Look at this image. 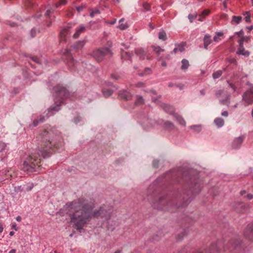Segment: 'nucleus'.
Listing matches in <instances>:
<instances>
[{
    "instance_id": "obj_1",
    "label": "nucleus",
    "mask_w": 253,
    "mask_h": 253,
    "mask_svg": "<svg viewBox=\"0 0 253 253\" xmlns=\"http://www.w3.org/2000/svg\"><path fill=\"white\" fill-rule=\"evenodd\" d=\"M95 201L84 197H80L72 202H67L63 208L65 212L70 216L71 222L74 227L81 232L83 227L92 217H105L106 210L103 207L93 210Z\"/></svg>"
},
{
    "instance_id": "obj_2",
    "label": "nucleus",
    "mask_w": 253,
    "mask_h": 253,
    "mask_svg": "<svg viewBox=\"0 0 253 253\" xmlns=\"http://www.w3.org/2000/svg\"><path fill=\"white\" fill-rule=\"evenodd\" d=\"M42 139L41 146L43 150L39 149L29 155L24 162L23 170L28 173L38 172L41 166V155L43 158L49 157L47 149L58 147L62 144V138L59 132L54 128L44 130L40 135Z\"/></svg>"
},
{
    "instance_id": "obj_3",
    "label": "nucleus",
    "mask_w": 253,
    "mask_h": 253,
    "mask_svg": "<svg viewBox=\"0 0 253 253\" xmlns=\"http://www.w3.org/2000/svg\"><path fill=\"white\" fill-rule=\"evenodd\" d=\"M54 91L55 93V96L56 98H59V104H57L56 106L50 107L48 109V112H50L51 111H55L56 112L58 111L60 108L59 105L62 103V100L64 98H66L68 96V92L67 89L61 86L57 85L54 87Z\"/></svg>"
},
{
    "instance_id": "obj_4",
    "label": "nucleus",
    "mask_w": 253,
    "mask_h": 253,
    "mask_svg": "<svg viewBox=\"0 0 253 253\" xmlns=\"http://www.w3.org/2000/svg\"><path fill=\"white\" fill-rule=\"evenodd\" d=\"M113 54L112 52L108 47H103L94 50L91 55L97 62H101L104 57H111Z\"/></svg>"
},
{
    "instance_id": "obj_5",
    "label": "nucleus",
    "mask_w": 253,
    "mask_h": 253,
    "mask_svg": "<svg viewBox=\"0 0 253 253\" xmlns=\"http://www.w3.org/2000/svg\"><path fill=\"white\" fill-rule=\"evenodd\" d=\"M241 246L239 241L230 240L224 247V250L234 253H238L241 250Z\"/></svg>"
},
{
    "instance_id": "obj_6",
    "label": "nucleus",
    "mask_w": 253,
    "mask_h": 253,
    "mask_svg": "<svg viewBox=\"0 0 253 253\" xmlns=\"http://www.w3.org/2000/svg\"><path fill=\"white\" fill-rule=\"evenodd\" d=\"M243 100L248 105L253 103V85L249 84V88L243 94Z\"/></svg>"
},
{
    "instance_id": "obj_7",
    "label": "nucleus",
    "mask_w": 253,
    "mask_h": 253,
    "mask_svg": "<svg viewBox=\"0 0 253 253\" xmlns=\"http://www.w3.org/2000/svg\"><path fill=\"white\" fill-rule=\"evenodd\" d=\"M234 210L239 213H243L248 210V207L242 202L235 203L233 206Z\"/></svg>"
},
{
    "instance_id": "obj_8",
    "label": "nucleus",
    "mask_w": 253,
    "mask_h": 253,
    "mask_svg": "<svg viewBox=\"0 0 253 253\" xmlns=\"http://www.w3.org/2000/svg\"><path fill=\"white\" fill-rule=\"evenodd\" d=\"M244 236L251 241H253V223L247 225L244 231Z\"/></svg>"
},
{
    "instance_id": "obj_9",
    "label": "nucleus",
    "mask_w": 253,
    "mask_h": 253,
    "mask_svg": "<svg viewBox=\"0 0 253 253\" xmlns=\"http://www.w3.org/2000/svg\"><path fill=\"white\" fill-rule=\"evenodd\" d=\"M135 53L141 60H144L145 59L149 60L151 58L149 54H148V53L142 48H138L135 49Z\"/></svg>"
},
{
    "instance_id": "obj_10",
    "label": "nucleus",
    "mask_w": 253,
    "mask_h": 253,
    "mask_svg": "<svg viewBox=\"0 0 253 253\" xmlns=\"http://www.w3.org/2000/svg\"><path fill=\"white\" fill-rule=\"evenodd\" d=\"M167 204V205L168 207H170L171 206V202H167L166 199L164 197H161L159 198V201L156 203H154V206L155 208L157 209H162L163 206Z\"/></svg>"
},
{
    "instance_id": "obj_11",
    "label": "nucleus",
    "mask_w": 253,
    "mask_h": 253,
    "mask_svg": "<svg viewBox=\"0 0 253 253\" xmlns=\"http://www.w3.org/2000/svg\"><path fill=\"white\" fill-rule=\"evenodd\" d=\"M161 107L163 108L164 111L166 113H169V114L173 115L174 113V108L173 106L164 103H162L160 104Z\"/></svg>"
},
{
    "instance_id": "obj_12",
    "label": "nucleus",
    "mask_w": 253,
    "mask_h": 253,
    "mask_svg": "<svg viewBox=\"0 0 253 253\" xmlns=\"http://www.w3.org/2000/svg\"><path fill=\"white\" fill-rule=\"evenodd\" d=\"M120 97L126 100H131L132 97V95L128 91L126 90H121L119 93Z\"/></svg>"
},
{
    "instance_id": "obj_13",
    "label": "nucleus",
    "mask_w": 253,
    "mask_h": 253,
    "mask_svg": "<svg viewBox=\"0 0 253 253\" xmlns=\"http://www.w3.org/2000/svg\"><path fill=\"white\" fill-rule=\"evenodd\" d=\"M86 30L85 27L83 25H81L78 27L76 30L75 34L73 35V37L74 39H77L80 35L84 33Z\"/></svg>"
},
{
    "instance_id": "obj_14",
    "label": "nucleus",
    "mask_w": 253,
    "mask_h": 253,
    "mask_svg": "<svg viewBox=\"0 0 253 253\" xmlns=\"http://www.w3.org/2000/svg\"><path fill=\"white\" fill-rule=\"evenodd\" d=\"M243 139L244 138L242 136L236 138L232 142L233 148H239L243 142Z\"/></svg>"
},
{
    "instance_id": "obj_15",
    "label": "nucleus",
    "mask_w": 253,
    "mask_h": 253,
    "mask_svg": "<svg viewBox=\"0 0 253 253\" xmlns=\"http://www.w3.org/2000/svg\"><path fill=\"white\" fill-rule=\"evenodd\" d=\"M237 54H241L245 56H249L250 55V52L248 50H246L243 45H240Z\"/></svg>"
},
{
    "instance_id": "obj_16",
    "label": "nucleus",
    "mask_w": 253,
    "mask_h": 253,
    "mask_svg": "<svg viewBox=\"0 0 253 253\" xmlns=\"http://www.w3.org/2000/svg\"><path fill=\"white\" fill-rule=\"evenodd\" d=\"M69 28H66L63 29L60 33V42L65 41L66 37L67 35L69 33Z\"/></svg>"
},
{
    "instance_id": "obj_17",
    "label": "nucleus",
    "mask_w": 253,
    "mask_h": 253,
    "mask_svg": "<svg viewBox=\"0 0 253 253\" xmlns=\"http://www.w3.org/2000/svg\"><path fill=\"white\" fill-rule=\"evenodd\" d=\"M173 116L180 125L184 126L186 125V122L185 120L181 116L179 115L177 113H174Z\"/></svg>"
},
{
    "instance_id": "obj_18",
    "label": "nucleus",
    "mask_w": 253,
    "mask_h": 253,
    "mask_svg": "<svg viewBox=\"0 0 253 253\" xmlns=\"http://www.w3.org/2000/svg\"><path fill=\"white\" fill-rule=\"evenodd\" d=\"M181 66L180 67V69L182 71H186L187 70L188 67H189V61L187 59H182L181 61Z\"/></svg>"
},
{
    "instance_id": "obj_19",
    "label": "nucleus",
    "mask_w": 253,
    "mask_h": 253,
    "mask_svg": "<svg viewBox=\"0 0 253 253\" xmlns=\"http://www.w3.org/2000/svg\"><path fill=\"white\" fill-rule=\"evenodd\" d=\"M164 127L166 129L172 130L174 128V125L172 122L167 121L164 123Z\"/></svg>"
},
{
    "instance_id": "obj_20",
    "label": "nucleus",
    "mask_w": 253,
    "mask_h": 253,
    "mask_svg": "<svg viewBox=\"0 0 253 253\" xmlns=\"http://www.w3.org/2000/svg\"><path fill=\"white\" fill-rule=\"evenodd\" d=\"M209 253H219V250L216 244H212L210 247Z\"/></svg>"
},
{
    "instance_id": "obj_21",
    "label": "nucleus",
    "mask_w": 253,
    "mask_h": 253,
    "mask_svg": "<svg viewBox=\"0 0 253 253\" xmlns=\"http://www.w3.org/2000/svg\"><path fill=\"white\" fill-rule=\"evenodd\" d=\"M44 120V116H40L37 119L33 121V126H37L39 124L42 123Z\"/></svg>"
},
{
    "instance_id": "obj_22",
    "label": "nucleus",
    "mask_w": 253,
    "mask_h": 253,
    "mask_svg": "<svg viewBox=\"0 0 253 253\" xmlns=\"http://www.w3.org/2000/svg\"><path fill=\"white\" fill-rule=\"evenodd\" d=\"M215 124L218 127H222L224 124V122L223 119H222L221 118H217L214 120V121Z\"/></svg>"
},
{
    "instance_id": "obj_23",
    "label": "nucleus",
    "mask_w": 253,
    "mask_h": 253,
    "mask_svg": "<svg viewBox=\"0 0 253 253\" xmlns=\"http://www.w3.org/2000/svg\"><path fill=\"white\" fill-rule=\"evenodd\" d=\"M124 18H122L119 21V28L120 29L122 30H124L126 29L128 27V25L126 23H123L124 21Z\"/></svg>"
},
{
    "instance_id": "obj_24",
    "label": "nucleus",
    "mask_w": 253,
    "mask_h": 253,
    "mask_svg": "<svg viewBox=\"0 0 253 253\" xmlns=\"http://www.w3.org/2000/svg\"><path fill=\"white\" fill-rule=\"evenodd\" d=\"M121 56L122 58L129 59L131 62V54L129 52L123 51L121 54Z\"/></svg>"
},
{
    "instance_id": "obj_25",
    "label": "nucleus",
    "mask_w": 253,
    "mask_h": 253,
    "mask_svg": "<svg viewBox=\"0 0 253 253\" xmlns=\"http://www.w3.org/2000/svg\"><path fill=\"white\" fill-rule=\"evenodd\" d=\"M158 38L160 40L165 41L167 40V35L164 30H161L159 33Z\"/></svg>"
},
{
    "instance_id": "obj_26",
    "label": "nucleus",
    "mask_w": 253,
    "mask_h": 253,
    "mask_svg": "<svg viewBox=\"0 0 253 253\" xmlns=\"http://www.w3.org/2000/svg\"><path fill=\"white\" fill-rule=\"evenodd\" d=\"M204 47L207 49L208 47V46L211 42V40L210 39V37L209 36L206 35L204 37Z\"/></svg>"
},
{
    "instance_id": "obj_27",
    "label": "nucleus",
    "mask_w": 253,
    "mask_h": 253,
    "mask_svg": "<svg viewBox=\"0 0 253 253\" xmlns=\"http://www.w3.org/2000/svg\"><path fill=\"white\" fill-rule=\"evenodd\" d=\"M84 45V41H79L76 42L74 45V47L77 49H80L83 47Z\"/></svg>"
},
{
    "instance_id": "obj_28",
    "label": "nucleus",
    "mask_w": 253,
    "mask_h": 253,
    "mask_svg": "<svg viewBox=\"0 0 253 253\" xmlns=\"http://www.w3.org/2000/svg\"><path fill=\"white\" fill-rule=\"evenodd\" d=\"M137 100L135 102L136 105H142L144 103V100L142 96L137 95Z\"/></svg>"
},
{
    "instance_id": "obj_29",
    "label": "nucleus",
    "mask_w": 253,
    "mask_h": 253,
    "mask_svg": "<svg viewBox=\"0 0 253 253\" xmlns=\"http://www.w3.org/2000/svg\"><path fill=\"white\" fill-rule=\"evenodd\" d=\"M152 47L153 50L158 54V55H159V54L161 52H163L165 51L164 49L161 48L160 46H156L153 45Z\"/></svg>"
},
{
    "instance_id": "obj_30",
    "label": "nucleus",
    "mask_w": 253,
    "mask_h": 253,
    "mask_svg": "<svg viewBox=\"0 0 253 253\" xmlns=\"http://www.w3.org/2000/svg\"><path fill=\"white\" fill-rule=\"evenodd\" d=\"M222 74V71L221 70H218L212 74V78L214 79L219 78Z\"/></svg>"
},
{
    "instance_id": "obj_31",
    "label": "nucleus",
    "mask_w": 253,
    "mask_h": 253,
    "mask_svg": "<svg viewBox=\"0 0 253 253\" xmlns=\"http://www.w3.org/2000/svg\"><path fill=\"white\" fill-rule=\"evenodd\" d=\"M250 40L249 37L247 36H242L241 39L239 41V43L240 45H243L244 42H248Z\"/></svg>"
},
{
    "instance_id": "obj_32",
    "label": "nucleus",
    "mask_w": 253,
    "mask_h": 253,
    "mask_svg": "<svg viewBox=\"0 0 253 253\" xmlns=\"http://www.w3.org/2000/svg\"><path fill=\"white\" fill-rule=\"evenodd\" d=\"M242 20L241 16H233L232 17V22H234L236 24H238Z\"/></svg>"
},
{
    "instance_id": "obj_33",
    "label": "nucleus",
    "mask_w": 253,
    "mask_h": 253,
    "mask_svg": "<svg viewBox=\"0 0 253 253\" xmlns=\"http://www.w3.org/2000/svg\"><path fill=\"white\" fill-rule=\"evenodd\" d=\"M185 43L182 42L179 44H176L175 46L178 48V51L182 52L185 50Z\"/></svg>"
},
{
    "instance_id": "obj_34",
    "label": "nucleus",
    "mask_w": 253,
    "mask_h": 253,
    "mask_svg": "<svg viewBox=\"0 0 253 253\" xmlns=\"http://www.w3.org/2000/svg\"><path fill=\"white\" fill-rule=\"evenodd\" d=\"M103 94L104 96L107 97L112 95L113 91L110 89H103Z\"/></svg>"
},
{
    "instance_id": "obj_35",
    "label": "nucleus",
    "mask_w": 253,
    "mask_h": 253,
    "mask_svg": "<svg viewBox=\"0 0 253 253\" xmlns=\"http://www.w3.org/2000/svg\"><path fill=\"white\" fill-rule=\"evenodd\" d=\"M191 128L194 129L196 132H200L201 130V126L200 125H195L191 126Z\"/></svg>"
},
{
    "instance_id": "obj_36",
    "label": "nucleus",
    "mask_w": 253,
    "mask_h": 253,
    "mask_svg": "<svg viewBox=\"0 0 253 253\" xmlns=\"http://www.w3.org/2000/svg\"><path fill=\"white\" fill-rule=\"evenodd\" d=\"M223 89H219L215 91V94L217 97H221L222 94L224 93Z\"/></svg>"
},
{
    "instance_id": "obj_37",
    "label": "nucleus",
    "mask_w": 253,
    "mask_h": 253,
    "mask_svg": "<svg viewBox=\"0 0 253 253\" xmlns=\"http://www.w3.org/2000/svg\"><path fill=\"white\" fill-rule=\"evenodd\" d=\"M100 13V11L98 9H95L90 13V16L93 17L95 15Z\"/></svg>"
},
{
    "instance_id": "obj_38",
    "label": "nucleus",
    "mask_w": 253,
    "mask_h": 253,
    "mask_svg": "<svg viewBox=\"0 0 253 253\" xmlns=\"http://www.w3.org/2000/svg\"><path fill=\"white\" fill-rule=\"evenodd\" d=\"M6 146V145L4 142L0 141V152H2L5 149Z\"/></svg>"
},
{
    "instance_id": "obj_39",
    "label": "nucleus",
    "mask_w": 253,
    "mask_h": 253,
    "mask_svg": "<svg viewBox=\"0 0 253 253\" xmlns=\"http://www.w3.org/2000/svg\"><path fill=\"white\" fill-rule=\"evenodd\" d=\"M37 31L35 29H32L30 31V35L32 38L35 37L37 35Z\"/></svg>"
},
{
    "instance_id": "obj_40",
    "label": "nucleus",
    "mask_w": 253,
    "mask_h": 253,
    "mask_svg": "<svg viewBox=\"0 0 253 253\" xmlns=\"http://www.w3.org/2000/svg\"><path fill=\"white\" fill-rule=\"evenodd\" d=\"M143 7L145 9H146L147 11H149L150 10V5L149 3L145 2L143 4Z\"/></svg>"
},
{
    "instance_id": "obj_41",
    "label": "nucleus",
    "mask_w": 253,
    "mask_h": 253,
    "mask_svg": "<svg viewBox=\"0 0 253 253\" xmlns=\"http://www.w3.org/2000/svg\"><path fill=\"white\" fill-rule=\"evenodd\" d=\"M209 13L210 10L208 9H205L202 12L201 15L203 16V17H205L207 16Z\"/></svg>"
},
{
    "instance_id": "obj_42",
    "label": "nucleus",
    "mask_w": 253,
    "mask_h": 253,
    "mask_svg": "<svg viewBox=\"0 0 253 253\" xmlns=\"http://www.w3.org/2000/svg\"><path fill=\"white\" fill-rule=\"evenodd\" d=\"M227 83L229 84V86L231 87L234 91H235L236 90V86L235 85V84L229 83V81H227Z\"/></svg>"
},
{
    "instance_id": "obj_43",
    "label": "nucleus",
    "mask_w": 253,
    "mask_h": 253,
    "mask_svg": "<svg viewBox=\"0 0 253 253\" xmlns=\"http://www.w3.org/2000/svg\"><path fill=\"white\" fill-rule=\"evenodd\" d=\"M84 7H85V6L84 5H82L81 6L77 7L76 9H77V11L78 12V13H80L81 11H82L84 8Z\"/></svg>"
},
{
    "instance_id": "obj_44",
    "label": "nucleus",
    "mask_w": 253,
    "mask_h": 253,
    "mask_svg": "<svg viewBox=\"0 0 253 253\" xmlns=\"http://www.w3.org/2000/svg\"><path fill=\"white\" fill-rule=\"evenodd\" d=\"M229 95H227L225 99H222L220 100V102L224 104L225 102L229 99Z\"/></svg>"
},
{
    "instance_id": "obj_45",
    "label": "nucleus",
    "mask_w": 253,
    "mask_h": 253,
    "mask_svg": "<svg viewBox=\"0 0 253 253\" xmlns=\"http://www.w3.org/2000/svg\"><path fill=\"white\" fill-rule=\"evenodd\" d=\"M247 15L246 16L245 18V19L246 20V22H251V17H250V15L248 14V13H247Z\"/></svg>"
},
{
    "instance_id": "obj_46",
    "label": "nucleus",
    "mask_w": 253,
    "mask_h": 253,
    "mask_svg": "<svg viewBox=\"0 0 253 253\" xmlns=\"http://www.w3.org/2000/svg\"><path fill=\"white\" fill-rule=\"evenodd\" d=\"M32 59L34 62L38 63H40V59L38 57H33L32 58Z\"/></svg>"
},
{
    "instance_id": "obj_47",
    "label": "nucleus",
    "mask_w": 253,
    "mask_h": 253,
    "mask_svg": "<svg viewBox=\"0 0 253 253\" xmlns=\"http://www.w3.org/2000/svg\"><path fill=\"white\" fill-rule=\"evenodd\" d=\"M188 18L190 21V22H192L194 19L195 18V17L192 15V14H189Z\"/></svg>"
},
{
    "instance_id": "obj_48",
    "label": "nucleus",
    "mask_w": 253,
    "mask_h": 253,
    "mask_svg": "<svg viewBox=\"0 0 253 253\" xmlns=\"http://www.w3.org/2000/svg\"><path fill=\"white\" fill-rule=\"evenodd\" d=\"M136 86L137 87H143L144 86V83H142V82H139V83H138L136 84Z\"/></svg>"
},
{
    "instance_id": "obj_49",
    "label": "nucleus",
    "mask_w": 253,
    "mask_h": 253,
    "mask_svg": "<svg viewBox=\"0 0 253 253\" xmlns=\"http://www.w3.org/2000/svg\"><path fill=\"white\" fill-rule=\"evenodd\" d=\"M229 62L231 63H233V64H234L235 65H236L237 64V61H236V60L235 58H232V59H230L229 60Z\"/></svg>"
},
{
    "instance_id": "obj_50",
    "label": "nucleus",
    "mask_w": 253,
    "mask_h": 253,
    "mask_svg": "<svg viewBox=\"0 0 253 253\" xmlns=\"http://www.w3.org/2000/svg\"><path fill=\"white\" fill-rule=\"evenodd\" d=\"M221 115L222 116L227 117L228 115V112L226 111H225L221 113Z\"/></svg>"
},
{
    "instance_id": "obj_51",
    "label": "nucleus",
    "mask_w": 253,
    "mask_h": 253,
    "mask_svg": "<svg viewBox=\"0 0 253 253\" xmlns=\"http://www.w3.org/2000/svg\"><path fill=\"white\" fill-rule=\"evenodd\" d=\"M182 235L181 236L180 235H178L177 236L176 239L177 240H180L182 239V238L185 234L183 233H182Z\"/></svg>"
},
{
    "instance_id": "obj_52",
    "label": "nucleus",
    "mask_w": 253,
    "mask_h": 253,
    "mask_svg": "<svg viewBox=\"0 0 253 253\" xmlns=\"http://www.w3.org/2000/svg\"><path fill=\"white\" fill-rule=\"evenodd\" d=\"M247 197L248 199L251 200L253 198V195H252L251 194H248L247 195Z\"/></svg>"
},
{
    "instance_id": "obj_53",
    "label": "nucleus",
    "mask_w": 253,
    "mask_h": 253,
    "mask_svg": "<svg viewBox=\"0 0 253 253\" xmlns=\"http://www.w3.org/2000/svg\"><path fill=\"white\" fill-rule=\"evenodd\" d=\"M111 77H112V78L113 79H115L116 80H118L119 79V76L116 75H115V74H112L111 75Z\"/></svg>"
},
{
    "instance_id": "obj_54",
    "label": "nucleus",
    "mask_w": 253,
    "mask_h": 253,
    "mask_svg": "<svg viewBox=\"0 0 253 253\" xmlns=\"http://www.w3.org/2000/svg\"><path fill=\"white\" fill-rule=\"evenodd\" d=\"M159 163V161L157 160H155L153 161V165L155 167H157Z\"/></svg>"
},
{
    "instance_id": "obj_55",
    "label": "nucleus",
    "mask_w": 253,
    "mask_h": 253,
    "mask_svg": "<svg viewBox=\"0 0 253 253\" xmlns=\"http://www.w3.org/2000/svg\"><path fill=\"white\" fill-rule=\"evenodd\" d=\"M237 34L238 35V36L239 37L244 36H243L244 32H243V30H241L239 32L237 33Z\"/></svg>"
},
{
    "instance_id": "obj_56",
    "label": "nucleus",
    "mask_w": 253,
    "mask_h": 253,
    "mask_svg": "<svg viewBox=\"0 0 253 253\" xmlns=\"http://www.w3.org/2000/svg\"><path fill=\"white\" fill-rule=\"evenodd\" d=\"M80 117H77L76 118H75L74 121L76 124L78 123L80 121Z\"/></svg>"
},
{
    "instance_id": "obj_57",
    "label": "nucleus",
    "mask_w": 253,
    "mask_h": 253,
    "mask_svg": "<svg viewBox=\"0 0 253 253\" xmlns=\"http://www.w3.org/2000/svg\"><path fill=\"white\" fill-rule=\"evenodd\" d=\"M50 12H51L50 10H47L45 12V16H49V14H50Z\"/></svg>"
},
{
    "instance_id": "obj_58",
    "label": "nucleus",
    "mask_w": 253,
    "mask_h": 253,
    "mask_svg": "<svg viewBox=\"0 0 253 253\" xmlns=\"http://www.w3.org/2000/svg\"><path fill=\"white\" fill-rule=\"evenodd\" d=\"M247 28L249 30V32H250L251 30L253 29V26H251L250 27H247Z\"/></svg>"
},
{
    "instance_id": "obj_59",
    "label": "nucleus",
    "mask_w": 253,
    "mask_h": 253,
    "mask_svg": "<svg viewBox=\"0 0 253 253\" xmlns=\"http://www.w3.org/2000/svg\"><path fill=\"white\" fill-rule=\"evenodd\" d=\"M152 99L154 102H155L156 103H158V101L157 99H156L154 97H153Z\"/></svg>"
},
{
    "instance_id": "obj_60",
    "label": "nucleus",
    "mask_w": 253,
    "mask_h": 253,
    "mask_svg": "<svg viewBox=\"0 0 253 253\" xmlns=\"http://www.w3.org/2000/svg\"><path fill=\"white\" fill-rule=\"evenodd\" d=\"M177 51H178V48H177V47L176 46V47L174 48V49L173 50L172 52H173L174 53H176Z\"/></svg>"
},
{
    "instance_id": "obj_61",
    "label": "nucleus",
    "mask_w": 253,
    "mask_h": 253,
    "mask_svg": "<svg viewBox=\"0 0 253 253\" xmlns=\"http://www.w3.org/2000/svg\"><path fill=\"white\" fill-rule=\"evenodd\" d=\"M16 219L17 221L20 222L21 220V217L20 216H18L16 218Z\"/></svg>"
},
{
    "instance_id": "obj_62",
    "label": "nucleus",
    "mask_w": 253,
    "mask_h": 253,
    "mask_svg": "<svg viewBox=\"0 0 253 253\" xmlns=\"http://www.w3.org/2000/svg\"><path fill=\"white\" fill-rule=\"evenodd\" d=\"M116 22V19H115L114 20H113V21H112L111 22H110L109 23L111 25H113Z\"/></svg>"
},
{
    "instance_id": "obj_63",
    "label": "nucleus",
    "mask_w": 253,
    "mask_h": 253,
    "mask_svg": "<svg viewBox=\"0 0 253 253\" xmlns=\"http://www.w3.org/2000/svg\"><path fill=\"white\" fill-rule=\"evenodd\" d=\"M66 3V1L65 0H62L60 1V4H65Z\"/></svg>"
},
{
    "instance_id": "obj_64",
    "label": "nucleus",
    "mask_w": 253,
    "mask_h": 253,
    "mask_svg": "<svg viewBox=\"0 0 253 253\" xmlns=\"http://www.w3.org/2000/svg\"><path fill=\"white\" fill-rule=\"evenodd\" d=\"M9 253H16V250L12 249L9 252Z\"/></svg>"
}]
</instances>
